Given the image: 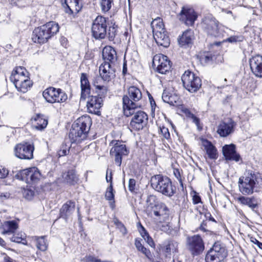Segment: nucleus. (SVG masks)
Returning <instances> with one entry per match:
<instances>
[{
  "label": "nucleus",
  "instance_id": "obj_23",
  "mask_svg": "<svg viewBox=\"0 0 262 262\" xmlns=\"http://www.w3.org/2000/svg\"><path fill=\"white\" fill-rule=\"evenodd\" d=\"M102 63H109L113 65L117 60V53L115 50L111 46H106L102 50Z\"/></svg>",
  "mask_w": 262,
  "mask_h": 262
},
{
  "label": "nucleus",
  "instance_id": "obj_26",
  "mask_svg": "<svg viewBox=\"0 0 262 262\" xmlns=\"http://www.w3.org/2000/svg\"><path fill=\"white\" fill-rule=\"evenodd\" d=\"M169 210L166 205L163 203L157 204L156 207L151 211V213L157 217H159L160 219L166 220L169 215ZM152 215V214H150Z\"/></svg>",
  "mask_w": 262,
  "mask_h": 262
},
{
  "label": "nucleus",
  "instance_id": "obj_58",
  "mask_svg": "<svg viewBox=\"0 0 262 262\" xmlns=\"http://www.w3.org/2000/svg\"><path fill=\"white\" fill-rule=\"evenodd\" d=\"M251 241L254 244L256 245L259 249H262V243L257 240L255 238L251 237Z\"/></svg>",
  "mask_w": 262,
  "mask_h": 262
},
{
  "label": "nucleus",
  "instance_id": "obj_64",
  "mask_svg": "<svg viewBox=\"0 0 262 262\" xmlns=\"http://www.w3.org/2000/svg\"><path fill=\"white\" fill-rule=\"evenodd\" d=\"M212 60V57L211 56L206 55L205 56V61L208 62Z\"/></svg>",
  "mask_w": 262,
  "mask_h": 262
},
{
  "label": "nucleus",
  "instance_id": "obj_41",
  "mask_svg": "<svg viewBox=\"0 0 262 262\" xmlns=\"http://www.w3.org/2000/svg\"><path fill=\"white\" fill-rule=\"evenodd\" d=\"M135 245L139 251L142 252L148 258H150L151 257V254L150 250L146 248L141 243V240L136 239L135 242Z\"/></svg>",
  "mask_w": 262,
  "mask_h": 262
},
{
  "label": "nucleus",
  "instance_id": "obj_4",
  "mask_svg": "<svg viewBox=\"0 0 262 262\" xmlns=\"http://www.w3.org/2000/svg\"><path fill=\"white\" fill-rule=\"evenodd\" d=\"M150 183L153 189L165 196L171 197L176 192L175 187L167 177L162 174L155 175L151 178Z\"/></svg>",
  "mask_w": 262,
  "mask_h": 262
},
{
  "label": "nucleus",
  "instance_id": "obj_62",
  "mask_svg": "<svg viewBox=\"0 0 262 262\" xmlns=\"http://www.w3.org/2000/svg\"><path fill=\"white\" fill-rule=\"evenodd\" d=\"M26 192H27V194H26V197L28 199H31L32 196L33 195V191L27 190Z\"/></svg>",
  "mask_w": 262,
  "mask_h": 262
},
{
  "label": "nucleus",
  "instance_id": "obj_34",
  "mask_svg": "<svg viewBox=\"0 0 262 262\" xmlns=\"http://www.w3.org/2000/svg\"><path fill=\"white\" fill-rule=\"evenodd\" d=\"M178 243L174 241L165 242L162 250L165 252L166 256H170L171 253L178 252Z\"/></svg>",
  "mask_w": 262,
  "mask_h": 262
},
{
  "label": "nucleus",
  "instance_id": "obj_61",
  "mask_svg": "<svg viewBox=\"0 0 262 262\" xmlns=\"http://www.w3.org/2000/svg\"><path fill=\"white\" fill-rule=\"evenodd\" d=\"M191 118L192 119V121L198 126L200 123L199 119L197 118L194 115H192V117Z\"/></svg>",
  "mask_w": 262,
  "mask_h": 262
},
{
  "label": "nucleus",
  "instance_id": "obj_33",
  "mask_svg": "<svg viewBox=\"0 0 262 262\" xmlns=\"http://www.w3.org/2000/svg\"><path fill=\"white\" fill-rule=\"evenodd\" d=\"M18 227V224L15 221L4 222L1 226L3 230L2 233L3 234L14 233Z\"/></svg>",
  "mask_w": 262,
  "mask_h": 262
},
{
  "label": "nucleus",
  "instance_id": "obj_35",
  "mask_svg": "<svg viewBox=\"0 0 262 262\" xmlns=\"http://www.w3.org/2000/svg\"><path fill=\"white\" fill-rule=\"evenodd\" d=\"M33 126L38 130L44 129L48 124V121L42 115H37L32 118Z\"/></svg>",
  "mask_w": 262,
  "mask_h": 262
},
{
  "label": "nucleus",
  "instance_id": "obj_63",
  "mask_svg": "<svg viewBox=\"0 0 262 262\" xmlns=\"http://www.w3.org/2000/svg\"><path fill=\"white\" fill-rule=\"evenodd\" d=\"M184 113L186 114V115L188 117H189V118H191L192 117V115H194L192 113H191V112L188 110V109H185L184 110Z\"/></svg>",
  "mask_w": 262,
  "mask_h": 262
},
{
  "label": "nucleus",
  "instance_id": "obj_9",
  "mask_svg": "<svg viewBox=\"0 0 262 262\" xmlns=\"http://www.w3.org/2000/svg\"><path fill=\"white\" fill-rule=\"evenodd\" d=\"M45 100L49 103H63L68 99L66 93L60 89L50 87L46 89L42 93Z\"/></svg>",
  "mask_w": 262,
  "mask_h": 262
},
{
  "label": "nucleus",
  "instance_id": "obj_2",
  "mask_svg": "<svg viewBox=\"0 0 262 262\" xmlns=\"http://www.w3.org/2000/svg\"><path fill=\"white\" fill-rule=\"evenodd\" d=\"M142 94L141 90L135 86H130L122 98L124 114L126 117L132 116L136 109L141 107Z\"/></svg>",
  "mask_w": 262,
  "mask_h": 262
},
{
  "label": "nucleus",
  "instance_id": "obj_20",
  "mask_svg": "<svg viewBox=\"0 0 262 262\" xmlns=\"http://www.w3.org/2000/svg\"><path fill=\"white\" fill-rule=\"evenodd\" d=\"M249 62L253 74L256 77L262 78V56L257 55L252 57Z\"/></svg>",
  "mask_w": 262,
  "mask_h": 262
},
{
  "label": "nucleus",
  "instance_id": "obj_52",
  "mask_svg": "<svg viewBox=\"0 0 262 262\" xmlns=\"http://www.w3.org/2000/svg\"><path fill=\"white\" fill-rule=\"evenodd\" d=\"M99 260L100 259L92 255H87L83 258L84 262H99Z\"/></svg>",
  "mask_w": 262,
  "mask_h": 262
},
{
  "label": "nucleus",
  "instance_id": "obj_11",
  "mask_svg": "<svg viewBox=\"0 0 262 262\" xmlns=\"http://www.w3.org/2000/svg\"><path fill=\"white\" fill-rule=\"evenodd\" d=\"M186 247L193 256L201 254L204 250L205 246L202 237L199 235L188 236L186 239Z\"/></svg>",
  "mask_w": 262,
  "mask_h": 262
},
{
  "label": "nucleus",
  "instance_id": "obj_37",
  "mask_svg": "<svg viewBox=\"0 0 262 262\" xmlns=\"http://www.w3.org/2000/svg\"><path fill=\"white\" fill-rule=\"evenodd\" d=\"M193 33L191 30H187L178 39L180 45L184 46L191 43L193 39Z\"/></svg>",
  "mask_w": 262,
  "mask_h": 262
},
{
  "label": "nucleus",
  "instance_id": "obj_24",
  "mask_svg": "<svg viewBox=\"0 0 262 262\" xmlns=\"http://www.w3.org/2000/svg\"><path fill=\"white\" fill-rule=\"evenodd\" d=\"M223 153L227 160H232L238 162L241 157L235 151V147L233 144L226 145L223 147Z\"/></svg>",
  "mask_w": 262,
  "mask_h": 262
},
{
  "label": "nucleus",
  "instance_id": "obj_17",
  "mask_svg": "<svg viewBox=\"0 0 262 262\" xmlns=\"http://www.w3.org/2000/svg\"><path fill=\"white\" fill-rule=\"evenodd\" d=\"M152 64L154 67H157V71L161 74H165L170 69V61L168 57L161 54L154 56Z\"/></svg>",
  "mask_w": 262,
  "mask_h": 262
},
{
  "label": "nucleus",
  "instance_id": "obj_3",
  "mask_svg": "<svg viewBox=\"0 0 262 262\" xmlns=\"http://www.w3.org/2000/svg\"><path fill=\"white\" fill-rule=\"evenodd\" d=\"M59 28L58 24L55 22H48L34 30L32 39L35 43H44L58 32Z\"/></svg>",
  "mask_w": 262,
  "mask_h": 262
},
{
  "label": "nucleus",
  "instance_id": "obj_1",
  "mask_svg": "<svg viewBox=\"0 0 262 262\" xmlns=\"http://www.w3.org/2000/svg\"><path fill=\"white\" fill-rule=\"evenodd\" d=\"M92 119L88 115H83L73 124L69 137L71 143H79L87 137L92 125Z\"/></svg>",
  "mask_w": 262,
  "mask_h": 262
},
{
  "label": "nucleus",
  "instance_id": "obj_16",
  "mask_svg": "<svg viewBox=\"0 0 262 262\" xmlns=\"http://www.w3.org/2000/svg\"><path fill=\"white\" fill-rule=\"evenodd\" d=\"M129 124L130 127L135 130L143 129L147 124L148 116L143 111L135 112Z\"/></svg>",
  "mask_w": 262,
  "mask_h": 262
},
{
  "label": "nucleus",
  "instance_id": "obj_6",
  "mask_svg": "<svg viewBox=\"0 0 262 262\" xmlns=\"http://www.w3.org/2000/svg\"><path fill=\"white\" fill-rule=\"evenodd\" d=\"M227 255L226 247L221 242H216L207 252L205 262H224Z\"/></svg>",
  "mask_w": 262,
  "mask_h": 262
},
{
  "label": "nucleus",
  "instance_id": "obj_27",
  "mask_svg": "<svg viewBox=\"0 0 262 262\" xmlns=\"http://www.w3.org/2000/svg\"><path fill=\"white\" fill-rule=\"evenodd\" d=\"M75 203L71 201L67 202L60 210V216L67 220L75 210Z\"/></svg>",
  "mask_w": 262,
  "mask_h": 262
},
{
  "label": "nucleus",
  "instance_id": "obj_15",
  "mask_svg": "<svg viewBox=\"0 0 262 262\" xmlns=\"http://www.w3.org/2000/svg\"><path fill=\"white\" fill-rule=\"evenodd\" d=\"M178 17L180 21L187 26H191L197 18V14L192 8L184 6L182 7Z\"/></svg>",
  "mask_w": 262,
  "mask_h": 262
},
{
  "label": "nucleus",
  "instance_id": "obj_30",
  "mask_svg": "<svg viewBox=\"0 0 262 262\" xmlns=\"http://www.w3.org/2000/svg\"><path fill=\"white\" fill-rule=\"evenodd\" d=\"M237 201L243 205L248 206L251 209L254 210L257 207L258 202L257 199L252 197L240 196L236 199Z\"/></svg>",
  "mask_w": 262,
  "mask_h": 262
},
{
  "label": "nucleus",
  "instance_id": "obj_7",
  "mask_svg": "<svg viewBox=\"0 0 262 262\" xmlns=\"http://www.w3.org/2000/svg\"><path fill=\"white\" fill-rule=\"evenodd\" d=\"M257 176L252 171L245 173L238 180L239 191L244 195H250L253 193L256 185Z\"/></svg>",
  "mask_w": 262,
  "mask_h": 262
},
{
  "label": "nucleus",
  "instance_id": "obj_38",
  "mask_svg": "<svg viewBox=\"0 0 262 262\" xmlns=\"http://www.w3.org/2000/svg\"><path fill=\"white\" fill-rule=\"evenodd\" d=\"M147 211L148 215L151 214V211L156 207L157 204L161 202L157 201V198L154 195H149L146 199Z\"/></svg>",
  "mask_w": 262,
  "mask_h": 262
},
{
  "label": "nucleus",
  "instance_id": "obj_14",
  "mask_svg": "<svg viewBox=\"0 0 262 262\" xmlns=\"http://www.w3.org/2000/svg\"><path fill=\"white\" fill-rule=\"evenodd\" d=\"M41 177L39 170L35 167L24 169L15 175L18 179L26 181L28 183L37 182Z\"/></svg>",
  "mask_w": 262,
  "mask_h": 262
},
{
  "label": "nucleus",
  "instance_id": "obj_48",
  "mask_svg": "<svg viewBox=\"0 0 262 262\" xmlns=\"http://www.w3.org/2000/svg\"><path fill=\"white\" fill-rule=\"evenodd\" d=\"M244 37L242 35L239 36H232L223 41H228L230 43H236L237 42H242L244 40Z\"/></svg>",
  "mask_w": 262,
  "mask_h": 262
},
{
  "label": "nucleus",
  "instance_id": "obj_53",
  "mask_svg": "<svg viewBox=\"0 0 262 262\" xmlns=\"http://www.w3.org/2000/svg\"><path fill=\"white\" fill-rule=\"evenodd\" d=\"M101 78L96 76L93 78L92 84L95 88L96 89L102 85L101 84Z\"/></svg>",
  "mask_w": 262,
  "mask_h": 262
},
{
  "label": "nucleus",
  "instance_id": "obj_22",
  "mask_svg": "<svg viewBox=\"0 0 262 262\" xmlns=\"http://www.w3.org/2000/svg\"><path fill=\"white\" fill-rule=\"evenodd\" d=\"M62 6L65 13L69 15L77 14L82 8V6L79 4V0H64Z\"/></svg>",
  "mask_w": 262,
  "mask_h": 262
},
{
  "label": "nucleus",
  "instance_id": "obj_19",
  "mask_svg": "<svg viewBox=\"0 0 262 262\" xmlns=\"http://www.w3.org/2000/svg\"><path fill=\"white\" fill-rule=\"evenodd\" d=\"M236 125V123L231 119L227 122H221L217 126V133L221 137H226L234 132Z\"/></svg>",
  "mask_w": 262,
  "mask_h": 262
},
{
  "label": "nucleus",
  "instance_id": "obj_5",
  "mask_svg": "<svg viewBox=\"0 0 262 262\" xmlns=\"http://www.w3.org/2000/svg\"><path fill=\"white\" fill-rule=\"evenodd\" d=\"M202 26L208 35L217 38H221L224 36L223 27L211 15L204 17Z\"/></svg>",
  "mask_w": 262,
  "mask_h": 262
},
{
  "label": "nucleus",
  "instance_id": "obj_55",
  "mask_svg": "<svg viewBox=\"0 0 262 262\" xmlns=\"http://www.w3.org/2000/svg\"><path fill=\"white\" fill-rule=\"evenodd\" d=\"M136 181L135 179H130L129 180L128 188L129 190L133 192L135 189Z\"/></svg>",
  "mask_w": 262,
  "mask_h": 262
},
{
  "label": "nucleus",
  "instance_id": "obj_45",
  "mask_svg": "<svg viewBox=\"0 0 262 262\" xmlns=\"http://www.w3.org/2000/svg\"><path fill=\"white\" fill-rule=\"evenodd\" d=\"M113 0H101L100 5L102 11L103 12H107L110 10Z\"/></svg>",
  "mask_w": 262,
  "mask_h": 262
},
{
  "label": "nucleus",
  "instance_id": "obj_39",
  "mask_svg": "<svg viewBox=\"0 0 262 262\" xmlns=\"http://www.w3.org/2000/svg\"><path fill=\"white\" fill-rule=\"evenodd\" d=\"M35 240L36 241V246L38 249L42 251H45L47 250L48 243L46 236H36L35 237Z\"/></svg>",
  "mask_w": 262,
  "mask_h": 262
},
{
  "label": "nucleus",
  "instance_id": "obj_47",
  "mask_svg": "<svg viewBox=\"0 0 262 262\" xmlns=\"http://www.w3.org/2000/svg\"><path fill=\"white\" fill-rule=\"evenodd\" d=\"M96 93L98 94L99 97H105L107 94L108 89L106 86L102 85L95 89Z\"/></svg>",
  "mask_w": 262,
  "mask_h": 262
},
{
  "label": "nucleus",
  "instance_id": "obj_10",
  "mask_svg": "<svg viewBox=\"0 0 262 262\" xmlns=\"http://www.w3.org/2000/svg\"><path fill=\"white\" fill-rule=\"evenodd\" d=\"M106 18L102 16L98 15L94 20L92 26V33L93 37L96 39H104L106 35Z\"/></svg>",
  "mask_w": 262,
  "mask_h": 262
},
{
  "label": "nucleus",
  "instance_id": "obj_57",
  "mask_svg": "<svg viewBox=\"0 0 262 262\" xmlns=\"http://www.w3.org/2000/svg\"><path fill=\"white\" fill-rule=\"evenodd\" d=\"M192 202L194 204L202 203L200 196L196 192L192 196Z\"/></svg>",
  "mask_w": 262,
  "mask_h": 262
},
{
  "label": "nucleus",
  "instance_id": "obj_12",
  "mask_svg": "<svg viewBox=\"0 0 262 262\" xmlns=\"http://www.w3.org/2000/svg\"><path fill=\"white\" fill-rule=\"evenodd\" d=\"M34 150L33 144L23 142L16 145L14 152L15 156L20 159L31 160L33 158Z\"/></svg>",
  "mask_w": 262,
  "mask_h": 262
},
{
  "label": "nucleus",
  "instance_id": "obj_29",
  "mask_svg": "<svg viewBox=\"0 0 262 262\" xmlns=\"http://www.w3.org/2000/svg\"><path fill=\"white\" fill-rule=\"evenodd\" d=\"M162 98L165 102L171 105H177L179 104L180 97L175 93H172L164 90Z\"/></svg>",
  "mask_w": 262,
  "mask_h": 262
},
{
  "label": "nucleus",
  "instance_id": "obj_18",
  "mask_svg": "<svg viewBox=\"0 0 262 262\" xmlns=\"http://www.w3.org/2000/svg\"><path fill=\"white\" fill-rule=\"evenodd\" d=\"M115 72L113 65L109 63H101L99 67V74L104 81L109 82L115 78Z\"/></svg>",
  "mask_w": 262,
  "mask_h": 262
},
{
  "label": "nucleus",
  "instance_id": "obj_36",
  "mask_svg": "<svg viewBox=\"0 0 262 262\" xmlns=\"http://www.w3.org/2000/svg\"><path fill=\"white\" fill-rule=\"evenodd\" d=\"M32 84V82L30 80V78L27 80L25 79L14 83L17 91L24 93L27 92L30 89Z\"/></svg>",
  "mask_w": 262,
  "mask_h": 262
},
{
  "label": "nucleus",
  "instance_id": "obj_32",
  "mask_svg": "<svg viewBox=\"0 0 262 262\" xmlns=\"http://www.w3.org/2000/svg\"><path fill=\"white\" fill-rule=\"evenodd\" d=\"M203 144L208 157L211 159H216L218 157L217 150L212 143L207 140H205L203 141Z\"/></svg>",
  "mask_w": 262,
  "mask_h": 262
},
{
  "label": "nucleus",
  "instance_id": "obj_44",
  "mask_svg": "<svg viewBox=\"0 0 262 262\" xmlns=\"http://www.w3.org/2000/svg\"><path fill=\"white\" fill-rule=\"evenodd\" d=\"M151 25L152 28L153 33L156 32V30L159 31L165 30L164 28V24L160 18H158L154 20Z\"/></svg>",
  "mask_w": 262,
  "mask_h": 262
},
{
  "label": "nucleus",
  "instance_id": "obj_50",
  "mask_svg": "<svg viewBox=\"0 0 262 262\" xmlns=\"http://www.w3.org/2000/svg\"><path fill=\"white\" fill-rule=\"evenodd\" d=\"M29 75L27 76H10V80L11 81L14 83H15L17 82H20L21 80H24L25 79L27 80L28 78H29Z\"/></svg>",
  "mask_w": 262,
  "mask_h": 262
},
{
  "label": "nucleus",
  "instance_id": "obj_60",
  "mask_svg": "<svg viewBox=\"0 0 262 262\" xmlns=\"http://www.w3.org/2000/svg\"><path fill=\"white\" fill-rule=\"evenodd\" d=\"M173 173L176 178L180 181L181 182L180 172L178 169H174Z\"/></svg>",
  "mask_w": 262,
  "mask_h": 262
},
{
  "label": "nucleus",
  "instance_id": "obj_8",
  "mask_svg": "<svg viewBox=\"0 0 262 262\" xmlns=\"http://www.w3.org/2000/svg\"><path fill=\"white\" fill-rule=\"evenodd\" d=\"M181 79L184 87L191 93L196 92L202 85L201 79L188 70L182 75Z\"/></svg>",
  "mask_w": 262,
  "mask_h": 262
},
{
  "label": "nucleus",
  "instance_id": "obj_31",
  "mask_svg": "<svg viewBox=\"0 0 262 262\" xmlns=\"http://www.w3.org/2000/svg\"><path fill=\"white\" fill-rule=\"evenodd\" d=\"M80 81L81 89V99L85 100L87 95L90 92V85L85 74H81Z\"/></svg>",
  "mask_w": 262,
  "mask_h": 262
},
{
  "label": "nucleus",
  "instance_id": "obj_28",
  "mask_svg": "<svg viewBox=\"0 0 262 262\" xmlns=\"http://www.w3.org/2000/svg\"><path fill=\"white\" fill-rule=\"evenodd\" d=\"M108 171L107 172V173ZM106 181L107 182H110V186L107 187L105 194V198L106 200L110 201V207L114 209L115 207V200H114V193L113 192V184H112V177L111 174L110 179L108 180L107 174L106 175Z\"/></svg>",
  "mask_w": 262,
  "mask_h": 262
},
{
  "label": "nucleus",
  "instance_id": "obj_49",
  "mask_svg": "<svg viewBox=\"0 0 262 262\" xmlns=\"http://www.w3.org/2000/svg\"><path fill=\"white\" fill-rule=\"evenodd\" d=\"M70 147L66 144H62L58 151L59 157H62L68 155L70 151Z\"/></svg>",
  "mask_w": 262,
  "mask_h": 262
},
{
  "label": "nucleus",
  "instance_id": "obj_51",
  "mask_svg": "<svg viewBox=\"0 0 262 262\" xmlns=\"http://www.w3.org/2000/svg\"><path fill=\"white\" fill-rule=\"evenodd\" d=\"M161 134L164 138L168 140L170 138V133L169 132V130L167 128L162 126L160 128Z\"/></svg>",
  "mask_w": 262,
  "mask_h": 262
},
{
  "label": "nucleus",
  "instance_id": "obj_42",
  "mask_svg": "<svg viewBox=\"0 0 262 262\" xmlns=\"http://www.w3.org/2000/svg\"><path fill=\"white\" fill-rule=\"evenodd\" d=\"M26 236L25 233L20 232L14 234L10 238V240L12 242L22 243L24 245H26L27 241L26 240Z\"/></svg>",
  "mask_w": 262,
  "mask_h": 262
},
{
  "label": "nucleus",
  "instance_id": "obj_56",
  "mask_svg": "<svg viewBox=\"0 0 262 262\" xmlns=\"http://www.w3.org/2000/svg\"><path fill=\"white\" fill-rule=\"evenodd\" d=\"M8 170L6 168H0V179L5 178L8 176Z\"/></svg>",
  "mask_w": 262,
  "mask_h": 262
},
{
  "label": "nucleus",
  "instance_id": "obj_46",
  "mask_svg": "<svg viewBox=\"0 0 262 262\" xmlns=\"http://www.w3.org/2000/svg\"><path fill=\"white\" fill-rule=\"evenodd\" d=\"M27 76L29 75V72L23 67H16L15 71L12 73L11 76Z\"/></svg>",
  "mask_w": 262,
  "mask_h": 262
},
{
  "label": "nucleus",
  "instance_id": "obj_25",
  "mask_svg": "<svg viewBox=\"0 0 262 262\" xmlns=\"http://www.w3.org/2000/svg\"><path fill=\"white\" fill-rule=\"evenodd\" d=\"M154 33V38L158 45L165 48L170 45V39L166 30L157 31Z\"/></svg>",
  "mask_w": 262,
  "mask_h": 262
},
{
  "label": "nucleus",
  "instance_id": "obj_13",
  "mask_svg": "<svg viewBox=\"0 0 262 262\" xmlns=\"http://www.w3.org/2000/svg\"><path fill=\"white\" fill-rule=\"evenodd\" d=\"M112 147L110 150V154L115 158L116 164L120 166L122 163V156L127 154L126 146L122 141L119 140H113L110 143Z\"/></svg>",
  "mask_w": 262,
  "mask_h": 262
},
{
  "label": "nucleus",
  "instance_id": "obj_43",
  "mask_svg": "<svg viewBox=\"0 0 262 262\" xmlns=\"http://www.w3.org/2000/svg\"><path fill=\"white\" fill-rule=\"evenodd\" d=\"M141 235L143 237L146 243L152 248L155 247V243L152 238L149 235L145 228L141 226V230L140 231Z\"/></svg>",
  "mask_w": 262,
  "mask_h": 262
},
{
  "label": "nucleus",
  "instance_id": "obj_59",
  "mask_svg": "<svg viewBox=\"0 0 262 262\" xmlns=\"http://www.w3.org/2000/svg\"><path fill=\"white\" fill-rule=\"evenodd\" d=\"M114 223L118 228H123L124 230H126L124 225L117 218L114 219Z\"/></svg>",
  "mask_w": 262,
  "mask_h": 262
},
{
  "label": "nucleus",
  "instance_id": "obj_21",
  "mask_svg": "<svg viewBox=\"0 0 262 262\" xmlns=\"http://www.w3.org/2000/svg\"><path fill=\"white\" fill-rule=\"evenodd\" d=\"M102 99L101 97H99L97 96H92L89 98V100L87 102V107L89 112L97 114L99 113V109L102 105Z\"/></svg>",
  "mask_w": 262,
  "mask_h": 262
},
{
  "label": "nucleus",
  "instance_id": "obj_40",
  "mask_svg": "<svg viewBox=\"0 0 262 262\" xmlns=\"http://www.w3.org/2000/svg\"><path fill=\"white\" fill-rule=\"evenodd\" d=\"M64 181L69 184H74L78 181V178L74 170H69L62 175Z\"/></svg>",
  "mask_w": 262,
  "mask_h": 262
},
{
  "label": "nucleus",
  "instance_id": "obj_54",
  "mask_svg": "<svg viewBox=\"0 0 262 262\" xmlns=\"http://www.w3.org/2000/svg\"><path fill=\"white\" fill-rule=\"evenodd\" d=\"M108 36L110 40H113L116 36V30L114 27L110 28L108 32Z\"/></svg>",
  "mask_w": 262,
  "mask_h": 262
}]
</instances>
